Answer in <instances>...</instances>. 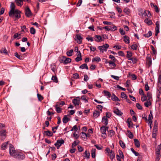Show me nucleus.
<instances>
[{
	"mask_svg": "<svg viewBox=\"0 0 161 161\" xmlns=\"http://www.w3.org/2000/svg\"><path fill=\"white\" fill-rule=\"evenodd\" d=\"M114 112L117 115L119 116L123 114L117 108L114 109Z\"/></svg>",
	"mask_w": 161,
	"mask_h": 161,
	"instance_id": "2eb2a0df",
	"label": "nucleus"
},
{
	"mask_svg": "<svg viewBox=\"0 0 161 161\" xmlns=\"http://www.w3.org/2000/svg\"><path fill=\"white\" fill-rule=\"evenodd\" d=\"M5 128L4 124L0 123V139L1 140L4 139L6 137V133Z\"/></svg>",
	"mask_w": 161,
	"mask_h": 161,
	"instance_id": "f257e3e1",
	"label": "nucleus"
},
{
	"mask_svg": "<svg viewBox=\"0 0 161 161\" xmlns=\"http://www.w3.org/2000/svg\"><path fill=\"white\" fill-rule=\"evenodd\" d=\"M14 55L16 57H17L18 59H22V56L20 55H19L17 52H15L14 53Z\"/></svg>",
	"mask_w": 161,
	"mask_h": 161,
	"instance_id": "6e6d98bb",
	"label": "nucleus"
},
{
	"mask_svg": "<svg viewBox=\"0 0 161 161\" xmlns=\"http://www.w3.org/2000/svg\"><path fill=\"white\" fill-rule=\"evenodd\" d=\"M124 41L126 44H129L130 43L129 38L126 36H125L123 37Z\"/></svg>",
	"mask_w": 161,
	"mask_h": 161,
	"instance_id": "b1692460",
	"label": "nucleus"
},
{
	"mask_svg": "<svg viewBox=\"0 0 161 161\" xmlns=\"http://www.w3.org/2000/svg\"><path fill=\"white\" fill-rule=\"evenodd\" d=\"M109 45L108 44H105L103 46H99L98 48L101 52L103 53L104 51H107V49L109 47Z\"/></svg>",
	"mask_w": 161,
	"mask_h": 161,
	"instance_id": "20e7f679",
	"label": "nucleus"
},
{
	"mask_svg": "<svg viewBox=\"0 0 161 161\" xmlns=\"http://www.w3.org/2000/svg\"><path fill=\"white\" fill-rule=\"evenodd\" d=\"M80 99L81 100H83L86 103H87L88 102V101L86 99V96L85 95L82 96L81 97Z\"/></svg>",
	"mask_w": 161,
	"mask_h": 161,
	"instance_id": "8fccbe9b",
	"label": "nucleus"
},
{
	"mask_svg": "<svg viewBox=\"0 0 161 161\" xmlns=\"http://www.w3.org/2000/svg\"><path fill=\"white\" fill-rule=\"evenodd\" d=\"M103 93L104 94V95L105 96L107 97L108 98H109L111 96V93L105 90L103 92Z\"/></svg>",
	"mask_w": 161,
	"mask_h": 161,
	"instance_id": "a878e982",
	"label": "nucleus"
},
{
	"mask_svg": "<svg viewBox=\"0 0 161 161\" xmlns=\"http://www.w3.org/2000/svg\"><path fill=\"white\" fill-rule=\"evenodd\" d=\"M114 131L113 130H110L109 131V133L108 135V136L111 137L113 136L114 134Z\"/></svg>",
	"mask_w": 161,
	"mask_h": 161,
	"instance_id": "de8ad7c7",
	"label": "nucleus"
},
{
	"mask_svg": "<svg viewBox=\"0 0 161 161\" xmlns=\"http://www.w3.org/2000/svg\"><path fill=\"white\" fill-rule=\"evenodd\" d=\"M144 15H147L148 17H149L151 15V14L149 11H144Z\"/></svg>",
	"mask_w": 161,
	"mask_h": 161,
	"instance_id": "13d9d810",
	"label": "nucleus"
},
{
	"mask_svg": "<svg viewBox=\"0 0 161 161\" xmlns=\"http://www.w3.org/2000/svg\"><path fill=\"white\" fill-rule=\"evenodd\" d=\"M111 77L116 80H119V76L113 75H111Z\"/></svg>",
	"mask_w": 161,
	"mask_h": 161,
	"instance_id": "69168bd1",
	"label": "nucleus"
},
{
	"mask_svg": "<svg viewBox=\"0 0 161 161\" xmlns=\"http://www.w3.org/2000/svg\"><path fill=\"white\" fill-rule=\"evenodd\" d=\"M79 68H80L81 69H88L87 64H84L81 65L80 66Z\"/></svg>",
	"mask_w": 161,
	"mask_h": 161,
	"instance_id": "c85d7f7f",
	"label": "nucleus"
},
{
	"mask_svg": "<svg viewBox=\"0 0 161 161\" xmlns=\"http://www.w3.org/2000/svg\"><path fill=\"white\" fill-rule=\"evenodd\" d=\"M9 152L10 155L14 158L17 153L16 152L14 147L11 144L9 145Z\"/></svg>",
	"mask_w": 161,
	"mask_h": 161,
	"instance_id": "f03ea898",
	"label": "nucleus"
},
{
	"mask_svg": "<svg viewBox=\"0 0 161 161\" xmlns=\"http://www.w3.org/2000/svg\"><path fill=\"white\" fill-rule=\"evenodd\" d=\"M93 117L95 118H97L99 116L100 114V112L98 111H95L93 113Z\"/></svg>",
	"mask_w": 161,
	"mask_h": 161,
	"instance_id": "f3484780",
	"label": "nucleus"
},
{
	"mask_svg": "<svg viewBox=\"0 0 161 161\" xmlns=\"http://www.w3.org/2000/svg\"><path fill=\"white\" fill-rule=\"evenodd\" d=\"M64 143V141L62 139L60 140H58L57 142L54 144V145L56 147L57 149H58L59 147L62 144H63Z\"/></svg>",
	"mask_w": 161,
	"mask_h": 161,
	"instance_id": "39448f33",
	"label": "nucleus"
},
{
	"mask_svg": "<svg viewBox=\"0 0 161 161\" xmlns=\"http://www.w3.org/2000/svg\"><path fill=\"white\" fill-rule=\"evenodd\" d=\"M138 47V45L136 43H134L131 46V48L133 50H136Z\"/></svg>",
	"mask_w": 161,
	"mask_h": 161,
	"instance_id": "e433bc0d",
	"label": "nucleus"
},
{
	"mask_svg": "<svg viewBox=\"0 0 161 161\" xmlns=\"http://www.w3.org/2000/svg\"><path fill=\"white\" fill-rule=\"evenodd\" d=\"M109 28H110V31H114L117 30V27L114 25H111L109 26Z\"/></svg>",
	"mask_w": 161,
	"mask_h": 161,
	"instance_id": "37998d69",
	"label": "nucleus"
},
{
	"mask_svg": "<svg viewBox=\"0 0 161 161\" xmlns=\"http://www.w3.org/2000/svg\"><path fill=\"white\" fill-rule=\"evenodd\" d=\"M96 149L95 148H92L91 150L92 157L93 158H94L95 157V152Z\"/></svg>",
	"mask_w": 161,
	"mask_h": 161,
	"instance_id": "c9c22d12",
	"label": "nucleus"
},
{
	"mask_svg": "<svg viewBox=\"0 0 161 161\" xmlns=\"http://www.w3.org/2000/svg\"><path fill=\"white\" fill-rule=\"evenodd\" d=\"M55 108L56 111L58 113H60L61 112L62 109L59 107L58 105H56L55 106Z\"/></svg>",
	"mask_w": 161,
	"mask_h": 161,
	"instance_id": "f704fd0d",
	"label": "nucleus"
},
{
	"mask_svg": "<svg viewBox=\"0 0 161 161\" xmlns=\"http://www.w3.org/2000/svg\"><path fill=\"white\" fill-rule=\"evenodd\" d=\"M134 140L135 146L137 148L140 147V143L138 140L136 139H134Z\"/></svg>",
	"mask_w": 161,
	"mask_h": 161,
	"instance_id": "4be33fe9",
	"label": "nucleus"
},
{
	"mask_svg": "<svg viewBox=\"0 0 161 161\" xmlns=\"http://www.w3.org/2000/svg\"><path fill=\"white\" fill-rule=\"evenodd\" d=\"M133 55V54L132 52L130 51H127V55L126 57L127 59L129 60V59L131 58Z\"/></svg>",
	"mask_w": 161,
	"mask_h": 161,
	"instance_id": "6ab92c4d",
	"label": "nucleus"
},
{
	"mask_svg": "<svg viewBox=\"0 0 161 161\" xmlns=\"http://www.w3.org/2000/svg\"><path fill=\"white\" fill-rule=\"evenodd\" d=\"M63 58L65 59V60L64 62V64H67L68 63L71 62V59L69 58H66L65 57H63Z\"/></svg>",
	"mask_w": 161,
	"mask_h": 161,
	"instance_id": "393cba45",
	"label": "nucleus"
},
{
	"mask_svg": "<svg viewBox=\"0 0 161 161\" xmlns=\"http://www.w3.org/2000/svg\"><path fill=\"white\" fill-rule=\"evenodd\" d=\"M156 158L155 159V161H159L160 158V153L158 152V153H156Z\"/></svg>",
	"mask_w": 161,
	"mask_h": 161,
	"instance_id": "7c9ffc66",
	"label": "nucleus"
},
{
	"mask_svg": "<svg viewBox=\"0 0 161 161\" xmlns=\"http://www.w3.org/2000/svg\"><path fill=\"white\" fill-rule=\"evenodd\" d=\"M67 115H64L63 119V122L64 123H66L68 122L69 120V118L67 117Z\"/></svg>",
	"mask_w": 161,
	"mask_h": 161,
	"instance_id": "72a5a7b5",
	"label": "nucleus"
},
{
	"mask_svg": "<svg viewBox=\"0 0 161 161\" xmlns=\"http://www.w3.org/2000/svg\"><path fill=\"white\" fill-rule=\"evenodd\" d=\"M101 61V59L100 58L98 57H96L95 58H93L92 59V62H94L95 61L97 62H100Z\"/></svg>",
	"mask_w": 161,
	"mask_h": 161,
	"instance_id": "58836bf2",
	"label": "nucleus"
},
{
	"mask_svg": "<svg viewBox=\"0 0 161 161\" xmlns=\"http://www.w3.org/2000/svg\"><path fill=\"white\" fill-rule=\"evenodd\" d=\"M77 98L79 99H74L73 100L72 103L75 106L79 105V104L80 100H79L80 97H78Z\"/></svg>",
	"mask_w": 161,
	"mask_h": 161,
	"instance_id": "ddd939ff",
	"label": "nucleus"
},
{
	"mask_svg": "<svg viewBox=\"0 0 161 161\" xmlns=\"http://www.w3.org/2000/svg\"><path fill=\"white\" fill-rule=\"evenodd\" d=\"M30 32L31 34H34L36 32L35 29L33 27H31L30 29Z\"/></svg>",
	"mask_w": 161,
	"mask_h": 161,
	"instance_id": "603ef678",
	"label": "nucleus"
},
{
	"mask_svg": "<svg viewBox=\"0 0 161 161\" xmlns=\"http://www.w3.org/2000/svg\"><path fill=\"white\" fill-rule=\"evenodd\" d=\"M151 49L153 51V53H152V54L153 55H155L156 53V51L155 48L152 46H151Z\"/></svg>",
	"mask_w": 161,
	"mask_h": 161,
	"instance_id": "680f3d73",
	"label": "nucleus"
},
{
	"mask_svg": "<svg viewBox=\"0 0 161 161\" xmlns=\"http://www.w3.org/2000/svg\"><path fill=\"white\" fill-rule=\"evenodd\" d=\"M15 6L14 3H11L10 8H11L9 12V14H10L11 15H12V14L13 13L14 11H15L16 9H15Z\"/></svg>",
	"mask_w": 161,
	"mask_h": 161,
	"instance_id": "6e6552de",
	"label": "nucleus"
},
{
	"mask_svg": "<svg viewBox=\"0 0 161 161\" xmlns=\"http://www.w3.org/2000/svg\"><path fill=\"white\" fill-rule=\"evenodd\" d=\"M119 143L120 144V146L122 148H125V144L124 142L121 141L120 140L119 141Z\"/></svg>",
	"mask_w": 161,
	"mask_h": 161,
	"instance_id": "49530a36",
	"label": "nucleus"
},
{
	"mask_svg": "<svg viewBox=\"0 0 161 161\" xmlns=\"http://www.w3.org/2000/svg\"><path fill=\"white\" fill-rule=\"evenodd\" d=\"M81 137L83 138H86V134L85 132H82L81 133Z\"/></svg>",
	"mask_w": 161,
	"mask_h": 161,
	"instance_id": "774afa93",
	"label": "nucleus"
},
{
	"mask_svg": "<svg viewBox=\"0 0 161 161\" xmlns=\"http://www.w3.org/2000/svg\"><path fill=\"white\" fill-rule=\"evenodd\" d=\"M144 22L147 24L150 25L152 24V21L151 20L148 18L144 20Z\"/></svg>",
	"mask_w": 161,
	"mask_h": 161,
	"instance_id": "4c0bfd02",
	"label": "nucleus"
},
{
	"mask_svg": "<svg viewBox=\"0 0 161 161\" xmlns=\"http://www.w3.org/2000/svg\"><path fill=\"white\" fill-rule=\"evenodd\" d=\"M115 62H114L112 61H110L108 62V64H109V65L111 67L113 66V68H112L111 69H114V67L116 66V64L115 63Z\"/></svg>",
	"mask_w": 161,
	"mask_h": 161,
	"instance_id": "5701e85b",
	"label": "nucleus"
},
{
	"mask_svg": "<svg viewBox=\"0 0 161 161\" xmlns=\"http://www.w3.org/2000/svg\"><path fill=\"white\" fill-rule=\"evenodd\" d=\"M156 26L155 28V35L157 36L158 33L159 32V21H157L155 24Z\"/></svg>",
	"mask_w": 161,
	"mask_h": 161,
	"instance_id": "9b49d317",
	"label": "nucleus"
},
{
	"mask_svg": "<svg viewBox=\"0 0 161 161\" xmlns=\"http://www.w3.org/2000/svg\"><path fill=\"white\" fill-rule=\"evenodd\" d=\"M16 4L19 6H21L23 4V2L20 0H15Z\"/></svg>",
	"mask_w": 161,
	"mask_h": 161,
	"instance_id": "c756f323",
	"label": "nucleus"
},
{
	"mask_svg": "<svg viewBox=\"0 0 161 161\" xmlns=\"http://www.w3.org/2000/svg\"><path fill=\"white\" fill-rule=\"evenodd\" d=\"M111 99L112 100L115 101H118L119 102L120 101V100L119 99V98L115 96V95L114 94H112L111 96Z\"/></svg>",
	"mask_w": 161,
	"mask_h": 161,
	"instance_id": "dca6fc26",
	"label": "nucleus"
},
{
	"mask_svg": "<svg viewBox=\"0 0 161 161\" xmlns=\"http://www.w3.org/2000/svg\"><path fill=\"white\" fill-rule=\"evenodd\" d=\"M37 95L39 101H41L43 99V97L41 94L38 93Z\"/></svg>",
	"mask_w": 161,
	"mask_h": 161,
	"instance_id": "4d7b16f0",
	"label": "nucleus"
},
{
	"mask_svg": "<svg viewBox=\"0 0 161 161\" xmlns=\"http://www.w3.org/2000/svg\"><path fill=\"white\" fill-rule=\"evenodd\" d=\"M139 14L140 15L143 16V14L144 15V11H144V10L143 9H141L139 10Z\"/></svg>",
	"mask_w": 161,
	"mask_h": 161,
	"instance_id": "bf43d9fd",
	"label": "nucleus"
},
{
	"mask_svg": "<svg viewBox=\"0 0 161 161\" xmlns=\"http://www.w3.org/2000/svg\"><path fill=\"white\" fill-rule=\"evenodd\" d=\"M146 63L149 67L152 64L151 57V55L149 54H148L146 58Z\"/></svg>",
	"mask_w": 161,
	"mask_h": 161,
	"instance_id": "9d476101",
	"label": "nucleus"
},
{
	"mask_svg": "<svg viewBox=\"0 0 161 161\" xmlns=\"http://www.w3.org/2000/svg\"><path fill=\"white\" fill-rule=\"evenodd\" d=\"M52 80L53 81L56 83L58 82V80L56 76H53L52 78Z\"/></svg>",
	"mask_w": 161,
	"mask_h": 161,
	"instance_id": "09e8293b",
	"label": "nucleus"
},
{
	"mask_svg": "<svg viewBox=\"0 0 161 161\" xmlns=\"http://www.w3.org/2000/svg\"><path fill=\"white\" fill-rule=\"evenodd\" d=\"M152 35V32L149 31L147 33L144 35V36L147 37H149Z\"/></svg>",
	"mask_w": 161,
	"mask_h": 161,
	"instance_id": "864d4df0",
	"label": "nucleus"
},
{
	"mask_svg": "<svg viewBox=\"0 0 161 161\" xmlns=\"http://www.w3.org/2000/svg\"><path fill=\"white\" fill-rule=\"evenodd\" d=\"M127 133L126 134V135L127 136L130 138L132 139L133 137V135L132 132H130V131L129 130H127Z\"/></svg>",
	"mask_w": 161,
	"mask_h": 161,
	"instance_id": "412c9836",
	"label": "nucleus"
},
{
	"mask_svg": "<svg viewBox=\"0 0 161 161\" xmlns=\"http://www.w3.org/2000/svg\"><path fill=\"white\" fill-rule=\"evenodd\" d=\"M109 58L112 60V61L114 62H115L116 61V59L115 57L112 55H110L109 56Z\"/></svg>",
	"mask_w": 161,
	"mask_h": 161,
	"instance_id": "e2e57ef3",
	"label": "nucleus"
},
{
	"mask_svg": "<svg viewBox=\"0 0 161 161\" xmlns=\"http://www.w3.org/2000/svg\"><path fill=\"white\" fill-rule=\"evenodd\" d=\"M25 15L28 17H30L32 15L31 12L28 7H26L25 9Z\"/></svg>",
	"mask_w": 161,
	"mask_h": 161,
	"instance_id": "1a4fd4ad",
	"label": "nucleus"
},
{
	"mask_svg": "<svg viewBox=\"0 0 161 161\" xmlns=\"http://www.w3.org/2000/svg\"><path fill=\"white\" fill-rule=\"evenodd\" d=\"M108 127L105 126H103L100 128V130L102 133H106V130H108Z\"/></svg>",
	"mask_w": 161,
	"mask_h": 161,
	"instance_id": "4468645a",
	"label": "nucleus"
},
{
	"mask_svg": "<svg viewBox=\"0 0 161 161\" xmlns=\"http://www.w3.org/2000/svg\"><path fill=\"white\" fill-rule=\"evenodd\" d=\"M44 132L46 133V135L47 136H51L53 135L52 133L49 131H44Z\"/></svg>",
	"mask_w": 161,
	"mask_h": 161,
	"instance_id": "ea45409f",
	"label": "nucleus"
},
{
	"mask_svg": "<svg viewBox=\"0 0 161 161\" xmlns=\"http://www.w3.org/2000/svg\"><path fill=\"white\" fill-rule=\"evenodd\" d=\"M161 145H158L157 147V149H156V153H158V152L160 153V151L161 150Z\"/></svg>",
	"mask_w": 161,
	"mask_h": 161,
	"instance_id": "052dcab7",
	"label": "nucleus"
},
{
	"mask_svg": "<svg viewBox=\"0 0 161 161\" xmlns=\"http://www.w3.org/2000/svg\"><path fill=\"white\" fill-rule=\"evenodd\" d=\"M20 13L21 12L18 9H16L11 15L10 14H9V15L10 17L13 18L15 17L17 19H18L20 17Z\"/></svg>",
	"mask_w": 161,
	"mask_h": 161,
	"instance_id": "7ed1b4c3",
	"label": "nucleus"
},
{
	"mask_svg": "<svg viewBox=\"0 0 161 161\" xmlns=\"http://www.w3.org/2000/svg\"><path fill=\"white\" fill-rule=\"evenodd\" d=\"M127 123L128 124V126L129 128H130L131 126H132L133 124L131 122V119L130 118H128L127 120Z\"/></svg>",
	"mask_w": 161,
	"mask_h": 161,
	"instance_id": "cd10ccee",
	"label": "nucleus"
},
{
	"mask_svg": "<svg viewBox=\"0 0 161 161\" xmlns=\"http://www.w3.org/2000/svg\"><path fill=\"white\" fill-rule=\"evenodd\" d=\"M102 122L105 125H107L108 124V119L105 116H104L102 119Z\"/></svg>",
	"mask_w": 161,
	"mask_h": 161,
	"instance_id": "a211bd4d",
	"label": "nucleus"
},
{
	"mask_svg": "<svg viewBox=\"0 0 161 161\" xmlns=\"http://www.w3.org/2000/svg\"><path fill=\"white\" fill-rule=\"evenodd\" d=\"M121 97L122 98H124L125 99H126L127 98V96L126 94L124 92H122L121 94Z\"/></svg>",
	"mask_w": 161,
	"mask_h": 161,
	"instance_id": "5fc2aeb1",
	"label": "nucleus"
},
{
	"mask_svg": "<svg viewBox=\"0 0 161 161\" xmlns=\"http://www.w3.org/2000/svg\"><path fill=\"white\" fill-rule=\"evenodd\" d=\"M123 11L127 15H129L130 12V10L127 8H125Z\"/></svg>",
	"mask_w": 161,
	"mask_h": 161,
	"instance_id": "473e14b6",
	"label": "nucleus"
},
{
	"mask_svg": "<svg viewBox=\"0 0 161 161\" xmlns=\"http://www.w3.org/2000/svg\"><path fill=\"white\" fill-rule=\"evenodd\" d=\"M96 38L97 39H96V41L97 42H100L102 41V38L100 36H96Z\"/></svg>",
	"mask_w": 161,
	"mask_h": 161,
	"instance_id": "a19ab883",
	"label": "nucleus"
},
{
	"mask_svg": "<svg viewBox=\"0 0 161 161\" xmlns=\"http://www.w3.org/2000/svg\"><path fill=\"white\" fill-rule=\"evenodd\" d=\"M151 104V103L149 100H148L146 102L144 103L145 106L147 107H148Z\"/></svg>",
	"mask_w": 161,
	"mask_h": 161,
	"instance_id": "3c124183",
	"label": "nucleus"
},
{
	"mask_svg": "<svg viewBox=\"0 0 161 161\" xmlns=\"http://www.w3.org/2000/svg\"><path fill=\"white\" fill-rule=\"evenodd\" d=\"M73 77L75 79H78L79 77V75L77 73H75L73 75Z\"/></svg>",
	"mask_w": 161,
	"mask_h": 161,
	"instance_id": "338daca9",
	"label": "nucleus"
},
{
	"mask_svg": "<svg viewBox=\"0 0 161 161\" xmlns=\"http://www.w3.org/2000/svg\"><path fill=\"white\" fill-rule=\"evenodd\" d=\"M129 60H131L132 63L134 64H136L137 61V59L136 57H132L129 59Z\"/></svg>",
	"mask_w": 161,
	"mask_h": 161,
	"instance_id": "2f4dec72",
	"label": "nucleus"
},
{
	"mask_svg": "<svg viewBox=\"0 0 161 161\" xmlns=\"http://www.w3.org/2000/svg\"><path fill=\"white\" fill-rule=\"evenodd\" d=\"M153 115L152 114V111H150V113L149 115V116L148 117V124L150 125V127H151V124L153 123Z\"/></svg>",
	"mask_w": 161,
	"mask_h": 161,
	"instance_id": "0eeeda50",
	"label": "nucleus"
},
{
	"mask_svg": "<svg viewBox=\"0 0 161 161\" xmlns=\"http://www.w3.org/2000/svg\"><path fill=\"white\" fill-rule=\"evenodd\" d=\"M119 31L121 35H123L125 34V32L124 31V30L120 28L119 29Z\"/></svg>",
	"mask_w": 161,
	"mask_h": 161,
	"instance_id": "0e129e2a",
	"label": "nucleus"
},
{
	"mask_svg": "<svg viewBox=\"0 0 161 161\" xmlns=\"http://www.w3.org/2000/svg\"><path fill=\"white\" fill-rule=\"evenodd\" d=\"M75 40L79 44H80L82 41V38L81 36L79 34H77L75 37Z\"/></svg>",
	"mask_w": 161,
	"mask_h": 161,
	"instance_id": "f8f14e48",
	"label": "nucleus"
},
{
	"mask_svg": "<svg viewBox=\"0 0 161 161\" xmlns=\"http://www.w3.org/2000/svg\"><path fill=\"white\" fill-rule=\"evenodd\" d=\"M109 155L110 156V159L112 160L115 157V154L114 152L111 150L109 153Z\"/></svg>",
	"mask_w": 161,
	"mask_h": 161,
	"instance_id": "aec40b11",
	"label": "nucleus"
},
{
	"mask_svg": "<svg viewBox=\"0 0 161 161\" xmlns=\"http://www.w3.org/2000/svg\"><path fill=\"white\" fill-rule=\"evenodd\" d=\"M73 52V49H71L66 52V54L68 56H71L72 55V53Z\"/></svg>",
	"mask_w": 161,
	"mask_h": 161,
	"instance_id": "c03bdc74",
	"label": "nucleus"
},
{
	"mask_svg": "<svg viewBox=\"0 0 161 161\" xmlns=\"http://www.w3.org/2000/svg\"><path fill=\"white\" fill-rule=\"evenodd\" d=\"M8 144V142H4L3 143L1 147V148L2 150H4L7 148V147Z\"/></svg>",
	"mask_w": 161,
	"mask_h": 161,
	"instance_id": "bb28decb",
	"label": "nucleus"
},
{
	"mask_svg": "<svg viewBox=\"0 0 161 161\" xmlns=\"http://www.w3.org/2000/svg\"><path fill=\"white\" fill-rule=\"evenodd\" d=\"M85 156H84V157L87 158H89L90 154L89 152H87V151H86L84 153Z\"/></svg>",
	"mask_w": 161,
	"mask_h": 161,
	"instance_id": "79ce46f5",
	"label": "nucleus"
},
{
	"mask_svg": "<svg viewBox=\"0 0 161 161\" xmlns=\"http://www.w3.org/2000/svg\"><path fill=\"white\" fill-rule=\"evenodd\" d=\"M15 158L19 159H23L25 158V155L24 154L21 153H17L16 156L14 157Z\"/></svg>",
	"mask_w": 161,
	"mask_h": 161,
	"instance_id": "423d86ee",
	"label": "nucleus"
},
{
	"mask_svg": "<svg viewBox=\"0 0 161 161\" xmlns=\"http://www.w3.org/2000/svg\"><path fill=\"white\" fill-rule=\"evenodd\" d=\"M21 34H19L18 33H16L14 35V38H17L18 37H19L17 39H19L20 38Z\"/></svg>",
	"mask_w": 161,
	"mask_h": 161,
	"instance_id": "a18cd8bd",
	"label": "nucleus"
}]
</instances>
